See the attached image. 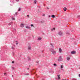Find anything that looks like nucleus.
I'll return each mask as SVG.
<instances>
[{"mask_svg": "<svg viewBox=\"0 0 80 80\" xmlns=\"http://www.w3.org/2000/svg\"><path fill=\"white\" fill-rule=\"evenodd\" d=\"M63 60V59L62 58V57L60 56L58 59V61L59 62H61Z\"/></svg>", "mask_w": 80, "mask_h": 80, "instance_id": "1", "label": "nucleus"}, {"mask_svg": "<svg viewBox=\"0 0 80 80\" xmlns=\"http://www.w3.org/2000/svg\"><path fill=\"white\" fill-rule=\"evenodd\" d=\"M51 52H52V53L54 55L56 54V51H55L53 50L51 51Z\"/></svg>", "mask_w": 80, "mask_h": 80, "instance_id": "2", "label": "nucleus"}, {"mask_svg": "<svg viewBox=\"0 0 80 80\" xmlns=\"http://www.w3.org/2000/svg\"><path fill=\"white\" fill-rule=\"evenodd\" d=\"M71 54H75V53H76V52L73 51L71 52Z\"/></svg>", "mask_w": 80, "mask_h": 80, "instance_id": "3", "label": "nucleus"}, {"mask_svg": "<svg viewBox=\"0 0 80 80\" xmlns=\"http://www.w3.org/2000/svg\"><path fill=\"white\" fill-rule=\"evenodd\" d=\"M20 27L22 28H23V27H24V24L23 23L21 24Z\"/></svg>", "mask_w": 80, "mask_h": 80, "instance_id": "4", "label": "nucleus"}, {"mask_svg": "<svg viewBox=\"0 0 80 80\" xmlns=\"http://www.w3.org/2000/svg\"><path fill=\"white\" fill-rule=\"evenodd\" d=\"M60 75H58V80H60Z\"/></svg>", "mask_w": 80, "mask_h": 80, "instance_id": "5", "label": "nucleus"}, {"mask_svg": "<svg viewBox=\"0 0 80 80\" xmlns=\"http://www.w3.org/2000/svg\"><path fill=\"white\" fill-rule=\"evenodd\" d=\"M62 51V49H61V48H59V53H61Z\"/></svg>", "mask_w": 80, "mask_h": 80, "instance_id": "6", "label": "nucleus"}, {"mask_svg": "<svg viewBox=\"0 0 80 80\" xmlns=\"http://www.w3.org/2000/svg\"><path fill=\"white\" fill-rule=\"evenodd\" d=\"M62 32H59V35H62Z\"/></svg>", "mask_w": 80, "mask_h": 80, "instance_id": "7", "label": "nucleus"}, {"mask_svg": "<svg viewBox=\"0 0 80 80\" xmlns=\"http://www.w3.org/2000/svg\"><path fill=\"white\" fill-rule=\"evenodd\" d=\"M67 9L66 8H63V10L64 11H67Z\"/></svg>", "mask_w": 80, "mask_h": 80, "instance_id": "8", "label": "nucleus"}, {"mask_svg": "<svg viewBox=\"0 0 80 80\" xmlns=\"http://www.w3.org/2000/svg\"><path fill=\"white\" fill-rule=\"evenodd\" d=\"M67 60H70V58L69 57H68L67 58Z\"/></svg>", "mask_w": 80, "mask_h": 80, "instance_id": "9", "label": "nucleus"}, {"mask_svg": "<svg viewBox=\"0 0 80 80\" xmlns=\"http://www.w3.org/2000/svg\"><path fill=\"white\" fill-rule=\"evenodd\" d=\"M12 20H15V19L13 17H12Z\"/></svg>", "mask_w": 80, "mask_h": 80, "instance_id": "10", "label": "nucleus"}, {"mask_svg": "<svg viewBox=\"0 0 80 80\" xmlns=\"http://www.w3.org/2000/svg\"><path fill=\"white\" fill-rule=\"evenodd\" d=\"M26 28H28V29L30 28L29 27V26H28L26 27Z\"/></svg>", "mask_w": 80, "mask_h": 80, "instance_id": "11", "label": "nucleus"}, {"mask_svg": "<svg viewBox=\"0 0 80 80\" xmlns=\"http://www.w3.org/2000/svg\"><path fill=\"white\" fill-rule=\"evenodd\" d=\"M28 50H30L31 49V46H29L28 47Z\"/></svg>", "mask_w": 80, "mask_h": 80, "instance_id": "12", "label": "nucleus"}, {"mask_svg": "<svg viewBox=\"0 0 80 80\" xmlns=\"http://www.w3.org/2000/svg\"><path fill=\"white\" fill-rule=\"evenodd\" d=\"M52 18H55V16L54 15H52Z\"/></svg>", "mask_w": 80, "mask_h": 80, "instance_id": "13", "label": "nucleus"}, {"mask_svg": "<svg viewBox=\"0 0 80 80\" xmlns=\"http://www.w3.org/2000/svg\"><path fill=\"white\" fill-rule=\"evenodd\" d=\"M61 68H63V65H61Z\"/></svg>", "mask_w": 80, "mask_h": 80, "instance_id": "14", "label": "nucleus"}, {"mask_svg": "<svg viewBox=\"0 0 80 80\" xmlns=\"http://www.w3.org/2000/svg\"><path fill=\"white\" fill-rule=\"evenodd\" d=\"M36 2H37V1L36 0L34 1V3H35V4H36Z\"/></svg>", "mask_w": 80, "mask_h": 80, "instance_id": "15", "label": "nucleus"}, {"mask_svg": "<svg viewBox=\"0 0 80 80\" xmlns=\"http://www.w3.org/2000/svg\"><path fill=\"white\" fill-rule=\"evenodd\" d=\"M42 39V38H38V40H40Z\"/></svg>", "mask_w": 80, "mask_h": 80, "instance_id": "16", "label": "nucleus"}, {"mask_svg": "<svg viewBox=\"0 0 80 80\" xmlns=\"http://www.w3.org/2000/svg\"><path fill=\"white\" fill-rule=\"evenodd\" d=\"M54 66H55V67H56V66H57V65L56 64H54Z\"/></svg>", "mask_w": 80, "mask_h": 80, "instance_id": "17", "label": "nucleus"}, {"mask_svg": "<svg viewBox=\"0 0 80 80\" xmlns=\"http://www.w3.org/2000/svg\"><path fill=\"white\" fill-rule=\"evenodd\" d=\"M20 10H21V9H20V8H19L18 10V12L20 11Z\"/></svg>", "mask_w": 80, "mask_h": 80, "instance_id": "18", "label": "nucleus"}, {"mask_svg": "<svg viewBox=\"0 0 80 80\" xmlns=\"http://www.w3.org/2000/svg\"><path fill=\"white\" fill-rule=\"evenodd\" d=\"M53 30H55V28H53V29H51L52 31H53Z\"/></svg>", "mask_w": 80, "mask_h": 80, "instance_id": "19", "label": "nucleus"}, {"mask_svg": "<svg viewBox=\"0 0 80 80\" xmlns=\"http://www.w3.org/2000/svg\"><path fill=\"white\" fill-rule=\"evenodd\" d=\"M31 27H34L33 25V24H31Z\"/></svg>", "mask_w": 80, "mask_h": 80, "instance_id": "20", "label": "nucleus"}, {"mask_svg": "<svg viewBox=\"0 0 80 80\" xmlns=\"http://www.w3.org/2000/svg\"><path fill=\"white\" fill-rule=\"evenodd\" d=\"M28 60H30V58L29 57L28 58Z\"/></svg>", "mask_w": 80, "mask_h": 80, "instance_id": "21", "label": "nucleus"}, {"mask_svg": "<svg viewBox=\"0 0 80 80\" xmlns=\"http://www.w3.org/2000/svg\"><path fill=\"white\" fill-rule=\"evenodd\" d=\"M16 2H19V0H16Z\"/></svg>", "mask_w": 80, "mask_h": 80, "instance_id": "22", "label": "nucleus"}, {"mask_svg": "<svg viewBox=\"0 0 80 80\" xmlns=\"http://www.w3.org/2000/svg\"><path fill=\"white\" fill-rule=\"evenodd\" d=\"M47 8L48 10H49V9H50V8Z\"/></svg>", "mask_w": 80, "mask_h": 80, "instance_id": "23", "label": "nucleus"}, {"mask_svg": "<svg viewBox=\"0 0 80 80\" xmlns=\"http://www.w3.org/2000/svg\"><path fill=\"white\" fill-rule=\"evenodd\" d=\"M27 16L28 17V18H29V15H27Z\"/></svg>", "mask_w": 80, "mask_h": 80, "instance_id": "24", "label": "nucleus"}, {"mask_svg": "<svg viewBox=\"0 0 80 80\" xmlns=\"http://www.w3.org/2000/svg\"><path fill=\"white\" fill-rule=\"evenodd\" d=\"M12 63H14V61H12Z\"/></svg>", "mask_w": 80, "mask_h": 80, "instance_id": "25", "label": "nucleus"}, {"mask_svg": "<svg viewBox=\"0 0 80 80\" xmlns=\"http://www.w3.org/2000/svg\"><path fill=\"white\" fill-rule=\"evenodd\" d=\"M42 15H43V16H45V14H43Z\"/></svg>", "mask_w": 80, "mask_h": 80, "instance_id": "26", "label": "nucleus"}, {"mask_svg": "<svg viewBox=\"0 0 80 80\" xmlns=\"http://www.w3.org/2000/svg\"><path fill=\"white\" fill-rule=\"evenodd\" d=\"M12 49H14V48H13V47H12Z\"/></svg>", "mask_w": 80, "mask_h": 80, "instance_id": "27", "label": "nucleus"}, {"mask_svg": "<svg viewBox=\"0 0 80 80\" xmlns=\"http://www.w3.org/2000/svg\"><path fill=\"white\" fill-rule=\"evenodd\" d=\"M6 75V73H4V75Z\"/></svg>", "mask_w": 80, "mask_h": 80, "instance_id": "28", "label": "nucleus"}, {"mask_svg": "<svg viewBox=\"0 0 80 80\" xmlns=\"http://www.w3.org/2000/svg\"><path fill=\"white\" fill-rule=\"evenodd\" d=\"M15 14L16 15H17V12H15Z\"/></svg>", "mask_w": 80, "mask_h": 80, "instance_id": "29", "label": "nucleus"}, {"mask_svg": "<svg viewBox=\"0 0 80 80\" xmlns=\"http://www.w3.org/2000/svg\"><path fill=\"white\" fill-rule=\"evenodd\" d=\"M18 42H17L16 43V45H18Z\"/></svg>", "mask_w": 80, "mask_h": 80, "instance_id": "30", "label": "nucleus"}, {"mask_svg": "<svg viewBox=\"0 0 80 80\" xmlns=\"http://www.w3.org/2000/svg\"><path fill=\"white\" fill-rule=\"evenodd\" d=\"M79 77H80V74L79 75Z\"/></svg>", "mask_w": 80, "mask_h": 80, "instance_id": "31", "label": "nucleus"}, {"mask_svg": "<svg viewBox=\"0 0 80 80\" xmlns=\"http://www.w3.org/2000/svg\"><path fill=\"white\" fill-rule=\"evenodd\" d=\"M49 17H50V16L49 15Z\"/></svg>", "mask_w": 80, "mask_h": 80, "instance_id": "32", "label": "nucleus"}, {"mask_svg": "<svg viewBox=\"0 0 80 80\" xmlns=\"http://www.w3.org/2000/svg\"><path fill=\"white\" fill-rule=\"evenodd\" d=\"M52 45V46H53V45Z\"/></svg>", "mask_w": 80, "mask_h": 80, "instance_id": "33", "label": "nucleus"}]
</instances>
